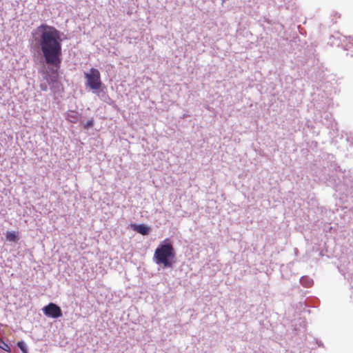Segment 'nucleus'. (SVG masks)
<instances>
[{"label": "nucleus", "mask_w": 353, "mask_h": 353, "mask_svg": "<svg viewBox=\"0 0 353 353\" xmlns=\"http://www.w3.org/2000/svg\"><path fill=\"white\" fill-rule=\"evenodd\" d=\"M34 34L39 36L40 44H60L61 32L54 26L41 24L34 30Z\"/></svg>", "instance_id": "obj_2"}, {"label": "nucleus", "mask_w": 353, "mask_h": 353, "mask_svg": "<svg viewBox=\"0 0 353 353\" xmlns=\"http://www.w3.org/2000/svg\"><path fill=\"white\" fill-rule=\"evenodd\" d=\"M6 239L9 241L14 242L18 239V236L14 232H9L6 234Z\"/></svg>", "instance_id": "obj_7"}, {"label": "nucleus", "mask_w": 353, "mask_h": 353, "mask_svg": "<svg viewBox=\"0 0 353 353\" xmlns=\"http://www.w3.org/2000/svg\"><path fill=\"white\" fill-rule=\"evenodd\" d=\"M61 46H41L46 61L49 65L59 68L61 62Z\"/></svg>", "instance_id": "obj_3"}, {"label": "nucleus", "mask_w": 353, "mask_h": 353, "mask_svg": "<svg viewBox=\"0 0 353 353\" xmlns=\"http://www.w3.org/2000/svg\"><path fill=\"white\" fill-rule=\"evenodd\" d=\"M84 77L87 80L86 85L93 90H98L102 85L101 74L98 70L91 68L90 72H84Z\"/></svg>", "instance_id": "obj_4"}, {"label": "nucleus", "mask_w": 353, "mask_h": 353, "mask_svg": "<svg viewBox=\"0 0 353 353\" xmlns=\"http://www.w3.org/2000/svg\"><path fill=\"white\" fill-rule=\"evenodd\" d=\"M17 346L23 352V353H28L27 352V349L26 347V345H25V343H24L23 341H19L17 343Z\"/></svg>", "instance_id": "obj_9"}, {"label": "nucleus", "mask_w": 353, "mask_h": 353, "mask_svg": "<svg viewBox=\"0 0 353 353\" xmlns=\"http://www.w3.org/2000/svg\"><path fill=\"white\" fill-rule=\"evenodd\" d=\"M93 125V120L90 119L87 121V123L84 125L85 129H88L89 128L92 127Z\"/></svg>", "instance_id": "obj_12"}, {"label": "nucleus", "mask_w": 353, "mask_h": 353, "mask_svg": "<svg viewBox=\"0 0 353 353\" xmlns=\"http://www.w3.org/2000/svg\"><path fill=\"white\" fill-rule=\"evenodd\" d=\"M154 261L164 268H172L175 263V251L168 239L161 243L154 253Z\"/></svg>", "instance_id": "obj_1"}, {"label": "nucleus", "mask_w": 353, "mask_h": 353, "mask_svg": "<svg viewBox=\"0 0 353 353\" xmlns=\"http://www.w3.org/2000/svg\"><path fill=\"white\" fill-rule=\"evenodd\" d=\"M131 226L134 231L142 235H147L150 231V227L144 224H132Z\"/></svg>", "instance_id": "obj_6"}, {"label": "nucleus", "mask_w": 353, "mask_h": 353, "mask_svg": "<svg viewBox=\"0 0 353 353\" xmlns=\"http://www.w3.org/2000/svg\"><path fill=\"white\" fill-rule=\"evenodd\" d=\"M0 348L8 352H11L10 346L1 338H0Z\"/></svg>", "instance_id": "obj_8"}, {"label": "nucleus", "mask_w": 353, "mask_h": 353, "mask_svg": "<svg viewBox=\"0 0 353 353\" xmlns=\"http://www.w3.org/2000/svg\"><path fill=\"white\" fill-rule=\"evenodd\" d=\"M40 88H41V90H43V91H46V90H47V89H48V87H47L46 83H41V84L40 85Z\"/></svg>", "instance_id": "obj_13"}, {"label": "nucleus", "mask_w": 353, "mask_h": 353, "mask_svg": "<svg viewBox=\"0 0 353 353\" xmlns=\"http://www.w3.org/2000/svg\"><path fill=\"white\" fill-rule=\"evenodd\" d=\"M76 114V112H73V111L70 112V113H68V120L70 122H75L76 117L72 115V114Z\"/></svg>", "instance_id": "obj_11"}, {"label": "nucleus", "mask_w": 353, "mask_h": 353, "mask_svg": "<svg viewBox=\"0 0 353 353\" xmlns=\"http://www.w3.org/2000/svg\"><path fill=\"white\" fill-rule=\"evenodd\" d=\"M57 81H58V74H57V72L56 71L54 72V75L50 78V81H49V83H54L57 82Z\"/></svg>", "instance_id": "obj_10"}, {"label": "nucleus", "mask_w": 353, "mask_h": 353, "mask_svg": "<svg viewBox=\"0 0 353 353\" xmlns=\"http://www.w3.org/2000/svg\"><path fill=\"white\" fill-rule=\"evenodd\" d=\"M43 314L48 316L57 319L62 316V310L59 306L53 303H50L43 308Z\"/></svg>", "instance_id": "obj_5"}]
</instances>
